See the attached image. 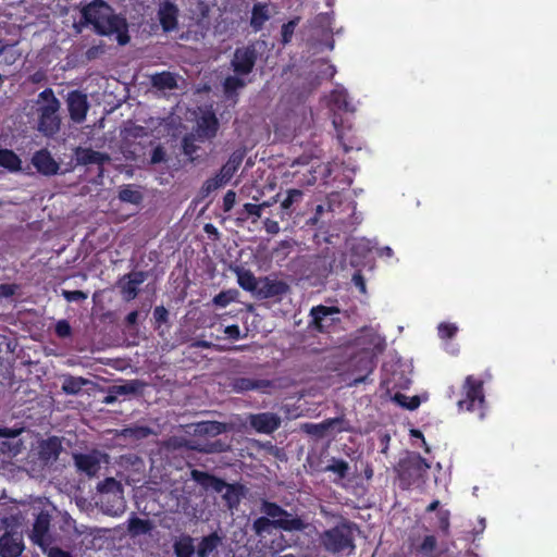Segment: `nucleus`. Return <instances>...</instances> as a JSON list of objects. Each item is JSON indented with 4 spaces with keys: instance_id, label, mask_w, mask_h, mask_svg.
<instances>
[{
    "instance_id": "59",
    "label": "nucleus",
    "mask_w": 557,
    "mask_h": 557,
    "mask_svg": "<svg viewBox=\"0 0 557 557\" xmlns=\"http://www.w3.org/2000/svg\"><path fill=\"white\" fill-rule=\"evenodd\" d=\"M62 296L69 302H78L87 298V294L83 290H62Z\"/></svg>"
},
{
    "instance_id": "53",
    "label": "nucleus",
    "mask_w": 557,
    "mask_h": 557,
    "mask_svg": "<svg viewBox=\"0 0 557 557\" xmlns=\"http://www.w3.org/2000/svg\"><path fill=\"white\" fill-rule=\"evenodd\" d=\"M230 449V445L221 440H215L213 442L208 443L203 448H200V451L207 453V454H213V453H224Z\"/></svg>"
},
{
    "instance_id": "3",
    "label": "nucleus",
    "mask_w": 557,
    "mask_h": 557,
    "mask_svg": "<svg viewBox=\"0 0 557 557\" xmlns=\"http://www.w3.org/2000/svg\"><path fill=\"white\" fill-rule=\"evenodd\" d=\"M358 527L355 522L343 521L335 527L325 530L321 534V543L324 549L334 555H351L356 549L355 531Z\"/></svg>"
},
{
    "instance_id": "48",
    "label": "nucleus",
    "mask_w": 557,
    "mask_h": 557,
    "mask_svg": "<svg viewBox=\"0 0 557 557\" xmlns=\"http://www.w3.org/2000/svg\"><path fill=\"white\" fill-rule=\"evenodd\" d=\"M437 527L444 536L450 533V511L448 509H438L436 512Z\"/></svg>"
},
{
    "instance_id": "6",
    "label": "nucleus",
    "mask_w": 557,
    "mask_h": 557,
    "mask_svg": "<svg viewBox=\"0 0 557 557\" xmlns=\"http://www.w3.org/2000/svg\"><path fill=\"white\" fill-rule=\"evenodd\" d=\"M260 511L275 520L277 530L285 532H304L308 528V523L298 515L293 513L275 502L261 499Z\"/></svg>"
},
{
    "instance_id": "27",
    "label": "nucleus",
    "mask_w": 557,
    "mask_h": 557,
    "mask_svg": "<svg viewBox=\"0 0 557 557\" xmlns=\"http://www.w3.org/2000/svg\"><path fill=\"white\" fill-rule=\"evenodd\" d=\"M199 135L211 139L216 136L219 129V120L213 112L203 114L198 122Z\"/></svg>"
},
{
    "instance_id": "10",
    "label": "nucleus",
    "mask_w": 557,
    "mask_h": 557,
    "mask_svg": "<svg viewBox=\"0 0 557 557\" xmlns=\"http://www.w3.org/2000/svg\"><path fill=\"white\" fill-rule=\"evenodd\" d=\"M148 272L132 271L117 278L115 286L119 289L121 298L129 302L137 298L140 292V285L147 280Z\"/></svg>"
},
{
    "instance_id": "1",
    "label": "nucleus",
    "mask_w": 557,
    "mask_h": 557,
    "mask_svg": "<svg viewBox=\"0 0 557 557\" xmlns=\"http://www.w3.org/2000/svg\"><path fill=\"white\" fill-rule=\"evenodd\" d=\"M88 25H92L95 33L100 36L115 34L120 46H125L131 40L126 18L114 14L104 0H91L82 8L78 26Z\"/></svg>"
},
{
    "instance_id": "63",
    "label": "nucleus",
    "mask_w": 557,
    "mask_h": 557,
    "mask_svg": "<svg viewBox=\"0 0 557 557\" xmlns=\"http://www.w3.org/2000/svg\"><path fill=\"white\" fill-rule=\"evenodd\" d=\"M165 156L166 153L164 148L161 145H158L157 147L153 148L151 152L150 162L152 164L161 163L165 161Z\"/></svg>"
},
{
    "instance_id": "64",
    "label": "nucleus",
    "mask_w": 557,
    "mask_h": 557,
    "mask_svg": "<svg viewBox=\"0 0 557 557\" xmlns=\"http://www.w3.org/2000/svg\"><path fill=\"white\" fill-rule=\"evenodd\" d=\"M103 52H104V49H103L102 45L91 46L85 52V58L87 61H92V60L97 59L100 54H102Z\"/></svg>"
},
{
    "instance_id": "37",
    "label": "nucleus",
    "mask_w": 557,
    "mask_h": 557,
    "mask_svg": "<svg viewBox=\"0 0 557 557\" xmlns=\"http://www.w3.org/2000/svg\"><path fill=\"white\" fill-rule=\"evenodd\" d=\"M228 181L222 176L219 172L213 177L206 180L200 188V195L202 198L208 197L211 193L222 187Z\"/></svg>"
},
{
    "instance_id": "44",
    "label": "nucleus",
    "mask_w": 557,
    "mask_h": 557,
    "mask_svg": "<svg viewBox=\"0 0 557 557\" xmlns=\"http://www.w3.org/2000/svg\"><path fill=\"white\" fill-rule=\"evenodd\" d=\"M151 530V523L149 520L133 517L128 521V531L132 534L139 535L146 534Z\"/></svg>"
},
{
    "instance_id": "12",
    "label": "nucleus",
    "mask_w": 557,
    "mask_h": 557,
    "mask_svg": "<svg viewBox=\"0 0 557 557\" xmlns=\"http://www.w3.org/2000/svg\"><path fill=\"white\" fill-rule=\"evenodd\" d=\"M51 515L47 510H40L36 515L29 539L34 544L38 545L41 550H46V546L51 543L49 535Z\"/></svg>"
},
{
    "instance_id": "32",
    "label": "nucleus",
    "mask_w": 557,
    "mask_h": 557,
    "mask_svg": "<svg viewBox=\"0 0 557 557\" xmlns=\"http://www.w3.org/2000/svg\"><path fill=\"white\" fill-rule=\"evenodd\" d=\"M277 524H280V522H277ZM251 529L257 536L263 537L270 535L272 531L276 529V523L273 518L264 515L253 520Z\"/></svg>"
},
{
    "instance_id": "45",
    "label": "nucleus",
    "mask_w": 557,
    "mask_h": 557,
    "mask_svg": "<svg viewBox=\"0 0 557 557\" xmlns=\"http://www.w3.org/2000/svg\"><path fill=\"white\" fill-rule=\"evenodd\" d=\"M237 296L238 292L236 289L222 290L213 297L212 302L216 307L225 308L231 302L235 301Z\"/></svg>"
},
{
    "instance_id": "11",
    "label": "nucleus",
    "mask_w": 557,
    "mask_h": 557,
    "mask_svg": "<svg viewBox=\"0 0 557 557\" xmlns=\"http://www.w3.org/2000/svg\"><path fill=\"white\" fill-rule=\"evenodd\" d=\"M258 60V51L253 44L236 48L231 60L232 70L236 75H249Z\"/></svg>"
},
{
    "instance_id": "41",
    "label": "nucleus",
    "mask_w": 557,
    "mask_h": 557,
    "mask_svg": "<svg viewBox=\"0 0 557 557\" xmlns=\"http://www.w3.org/2000/svg\"><path fill=\"white\" fill-rule=\"evenodd\" d=\"M198 431L201 434L216 436L226 432L227 425L219 421H205L198 424Z\"/></svg>"
},
{
    "instance_id": "7",
    "label": "nucleus",
    "mask_w": 557,
    "mask_h": 557,
    "mask_svg": "<svg viewBox=\"0 0 557 557\" xmlns=\"http://www.w3.org/2000/svg\"><path fill=\"white\" fill-rule=\"evenodd\" d=\"M465 397L458 401L459 410L474 411L482 409L485 403L483 381L468 375L462 385Z\"/></svg>"
},
{
    "instance_id": "26",
    "label": "nucleus",
    "mask_w": 557,
    "mask_h": 557,
    "mask_svg": "<svg viewBox=\"0 0 557 557\" xmlns=\"http://www.w3.org/2000/svg\"><path fill=\"white\" fill-rule=\"evenodd\" d=\"M224 490L223 499L227 508L231 510L236 509L245 496V486L239 483H226Z\"/></svg>"
},
{
    "instance_id": "23",
    "label": "nucleus",
    "mask_w": 557,
    "mask_h": 557,
    "mask_svg": "<svg viewBox=\"0 0 557 557\" xmlns=\"http://www.w3.org/2000/svg\"><path fill=\"white\" fill-rule=\"evenodd\" d=\"M76 162L82 165L98 164L103 165L110 160L107 153L95 151L91 148L78 147L75 150Z\"/></svg>"
},
{
    "instance_id": "28",
    "label": "nucleus",
    "mask_w": 557,
    "mask_h": 557,
    "mask_svg": "<svg viewBox=\"0 0 557 557\" xmlns=\"http://www.w3.org/2000/svg\"><path fill=\"white\" fill-rule=\"evenodd\" d=\"M221 544L222 537L216 532L203 536L197 547L198 557H209Z\"/></svg>"
},
{
    "instance_id": "52",
    "label": "nucleus",
    "mask_w": 557,
    "mask_h": 557,
    "mask_svg": "<svg viewBox=\"0 0 557 557\" xmlns=\"http://www.w3.org/2000/svg\"><path fill=\"white\" fill-rule=\"evenodd\" d=\"M304 193L300 189H288L287 196L281 202V208L284 211H288L295 202H299L302 199Z\"/></svg>"
},
{
    "instance_id": "2",
    "label": "nucleus",
    "mask_w": 557,
    "mask_h": 557,
    "mask_svg": "<svg viewBox=\"0 0 557 557\" xmlns=\"http://www.w3.org/2000/svg\"><path fill=\"white\" fill-rule=\"evenodd\" d=\"M60 110L61 102L50 87L40 91L33 101L36 129L45 137L52 138L60 132L62 125Z\"/></svg>"
},
{
    "instance_id": "4",
    "label": "nucleus",
    "mask_w": 557,
    "mask_h": 557,
    "mask_svg": "<svg viewBox=\"0 0 557 557\" xmlns=\"http://www.w3.org/2000/svg\"><path fill=\"white\" fill-rule=\"evenodd\" d=\"M429 469L426 459L418 453L408 454L399 459L394 468L401 490H409L417 484Z\"/></svg>"
},
{
    "instance_id": "56",
    "label": "nucleus",
    "mask_w": 557,
    "mask_h": 557,
    "mask_svg": "<svg viewBox=\"0 0 557 557\" xmlns=\"http://www.w3.org/2000/svg\"><path fill=\"white\" fill-rule=\"evenodd\" d=\"M199 147L194 143V140L189 137H184L183 139V152L186 154L191 162L197 160L195 153Z\"/></svg>"
},
{
    "instance_id": "51",
    "label": "nucleus",
    "mask_w": 557,
    "mask_h": 557,
    "mask_svg": "<svg viewBox=\"0 0 557 557\" xmlns=\"http://www.w3.org/2000/svg\"><path fill=\"white\" fill-rule=\"evenodd\" d=\"M394 401L408 410H414L420 406L418 396L408 397L401 393H396L393 397Z\"/></svg>"
},
{
    "instance_id": "8",
    "label": "nucleus",
    "mask_w": 557,
    "mask_h": 557,
    "mask_svg": "<svg viewBox=\"0 0 557 557\" xmlns=\"http://www.w3.org/2000/svg\"><path fill=\"white\" fill-rule=\"evenodd\" d=\"M338 313L339 309L334 306H314L310 309L311 321L309 326L319 333H330L335 324L341 321L339 318L334 317Z\"/></svg>"
},
{
    "instance_id": "57",
    "label": "nucleus",
    "mask_w": 557,
    "mask_h": 557,
    "mask_svg": "<svg viewBox=\"0 0 557 557\" xmlns=\"http://www.w3.org/2000/svg\"><path fill=\"white\" fill-rule=\"evenodd\" d=\"M153 319L157 327L161 326L162 324L166 323L169 320V311L163 306H157L153 309Z\"/></svg>"
},
{
    "instance_id": "58",
    "label": "nucleus",
    "mask_w": 557,
    "mask_h": 557,
    "mask_svg": "<svg viewBox=\"0 0 557 557\" xmlns=\"http://www.w3.org/2000/svg\"><path fill=\"white\" fill-rule=\"evenodd\" d=\"M54 332H55L58 337L65 338V337L71 336L72 327H71L69 321L60 320L55 324Z\"/></svg>"
},
{
    "instance_id": "29",
    "label": "nucleus",
    "mask_w": 557,
    "mask_h": 557,
    "mask_svg": "<svg viewBox=\"0 0 557 557\" xmlns=\"http://www.w3.org/2000/svg\"><path fill=\"white\" fill-rule=\"evenodd\" d=\"M151 85L159 90H172L177 87L175 74L163 71L151 76Z\"/></svg>"
},
{
    "instance_id": "5",
    "label": "nucleus",
    "mask_w": 557,
    "mask_h": 557,
    "mask_svg": "<svg viewBox=\"0 0 557 557\" xmlns=\"http://www.w3.org/2000/svg\"><path fill=\"white\" fill-rule=\"evenodd\" d=\"M260 511L275 520L277 530L285 532H304L308 528V523L298 515L293 513L275 502L261 499Z\"/></svg>"
},
{
    "instance_id": "30",
    "label": "nucleus",
    "mask_w": 557,
    "mask_h": 557,
    "mask_svg": "<svg viewBox=\"0 0 557 557\" xmlns=\"http://www.w3.org/2000/svg\"><path fill=\"white\" fill-rule=\"evenodd\" d=\"M0 166L11 173H16L22 170L21 158L11 149H0Z\"/></svg>"
},
{
    "instance_id": "16",
    "label": "nucleus",
    "mask_w": 557,
    "mask_h": 557,
    "mask_svg": "<svg viewBox=\"0 0 557 557\" xmlns=\"http://www.w3.org/2000/svg\"><path fill=\"white\" fill-rule=\"evenodd\" d=\"M352 369L350 371L349 385L357 386L358 384L366 383L368 376L373 372L375 364L373 358L369 355H360L352 359Z\"/></svg>"
},
{
    "instance_id": "21",
    "label": "nucleus",
    "mask_w": 557,
    "mask_h": 557,
    "mask_svg": "<svg viewBox=\"0 0 557 557\" xmlns=\"http://www.w3.org/2000/svg\"><path fill=\"white\" fill-rule=\"evenodd\" d=\"M74 463L78 471L86 473L88 476H94L100 469V459L94 454H74Z\"/></svg>"
},
{
    "instance_id": "34",
    "label": "nucleus",
    "mask_w": 557,
    "mask_h": 557,
    "mask_svg": "<svg viewBox=\"0 0 557 557\" xmlns=\"http://www.w3.org/2000/svg\"><path fill=\"white\" fill-rule=\"evenodd\" d=\"M331 103L338 110L352 112L354 106L349 101L348 92L345 89H334L330 96Z\"/></svg>"
},
{
    "instance_id": "35",
    "label": "nucleus",
    "mask_w": 557,
    "mask_h": 557,
    "mask_svg": "<svg viewBox=\"0 0 557 557\" xmlns=\"http://www.w3.org/2000/svg\"><path fill=\"white\" fill-rule=\"evenodd\" d=\"M269 20L268 5L256 3L252 8L250 25L255 32L261 30L264 23Z\"/></svg>"
},
{
    "instance_id": "24",
    "label": "nucleus",
    "mask_w": 557,
    "mask_h": 557,
    "mask_svg": "<svg viewBox=\"0 0 557 557\" xmlns=\"http://www.w3.org/2000/svg\"><path fill=\"white\" fill-rule=\"evenodd\" d=\"M159 21L164 32H171L177 27V7L171 1H165L159 10Z\"/></svg>"
},
{
    "instance_id": "46",
    "label": "nucleus",
    "mask_w": 557,
    "mask_h": 557,
    "mask_svg": "<svg viewBox=\"0 0 557 557\" xmlns=\"http://www.w3.org/2000/svg\"><path fill=\"white\" fill-rule=\"evenodd\" d=\"M143 384L137 380L128 381L125 384L121 385H113L112 392L115 393V395H131V394H137Z\"/></svg>"
},
{
    "instance_id": "25",
    "label": "nucleus",
    "mask_w": 557,
    "mask_h": 557,
    "mask_svg": "<svg viewBox=\"0 0 557 557\" xmlns=\"http://www.w3.org/2000/svg\"><path fill=\"white\" fill-rule=\"evenodd\" d=\"M234 272L239 287L249 292L255 297L259 287L260 277H257L249 269L242 267H237Z\"/></svg>"
},
{
    "instance_id": "62",
    "label": "nucleus",
    "mask_w": 557,
    "mask_h": 557,
    "mask_svg": "<svg viewBox=\"0 0 557 557\" xmlns=\"http://www.w3.org/2000/svg\"><path fill=\"white\" fill-rule=\"evenodd\" d=\"M47 557H73L72 554L67 550H64L58 546L50 547L46 546V550H42Z\"/></svg>"
},
{
    "instance_id": "42",
    "label": "nucleus",
    "mask_w": 557,
    "mask_h": 557,
    "mask_svg": "<svg viewBox=\"0 0 557 557\" xmlns=\"http://www.w3.org/2000/svg\"><path fill=\"white\" fill-rule=\"evenodd\" d=\"M325 472H333L339 479H345L349 473V463L344 459L332 458L331 463L324 468Z\"/></svg>"
},
{
    "instance_id": "22",
    "label": "nucleus",
    "mask_w": 557,
    "mask_h": 557,
    "mask_svg": "<svg viewBox=\"0 0 557 557\" xmlns=\"http://www.w3.org/2000/svg\"><path fill=\"white\" fill-rule=\"evenodd\" d=\"M61 451L62 444L57 436H51L40 443L39 457L46 463L55 461L59 458Z\"/></svg>"
},
{
    "instance_id": "47",
    "label": "nucleus",
    "mask_w": 557,
    "mask_h": 557,
    "mask_svg": "<svg viewBox=\"0 0 557 557\" xmlns=\"http://www.w3.org/2000/svg\"><path fill=\"white\" fill-rule=\"evenodd\" d=\"M119 198L123 202L139 205L143 200V195L131 186H125L120 190Z\"/></svg>"
},
{
    "instance_id": "36",
    "label": "nucleus",
    "mask_w": 557,
    "mask_h": 557,
    "mask_svg": "<svg viewBox=\"0 0 557 557\" xmlns=\"http://www.w3.org/2000/svg\"><path fill=\"white\" fill-rule=\"evenodd\" d=\"M244 160V153L235 151L231 154L227 162L221 168L220 173L224 178L230 181L239 169Z\"/></svg>"
},
{
    "instance_id": "9",
    "label": "nucleus",
    "mask_w": 557,
    "mask_h": 557,
    "mask_svg": "<svg viewBox=\"0 0 557 557\" xmlns=\"http://www.w3.org/2000/svg\"><path fill=\"white\" fill-rule=\"evenodd\" d=\"M301 430L315 438H323L330 431L335 433L350 432L349 421L344 416L329 418L320 423H305Z\"/></svg>"
},
{
    "instance_id": "15",
    "label": "nucleus",
    "mask_w": 557,
    "mask_h": 557,
    "mask_svg": "<svg viewBox=\"0 0 557 557\" xmlns=\"http://www.w3.org/2000/svg\"><path fill=\"white\" fill-rule=\"evenodd\" d=\"M249 425L258 433L272 434L281 425V417L274 412L251 413L248 417Z\"/></svg>"
},
{
    "instance_id": "39",
    "label": "nucleus",
    "mask_w": 557,
    "mask_h": 557,
    "mask_svg": "<svg viewBox=\"0 0 557 557\" xmlns=\"http://www.w3.org/2000/svg\"><path fill=\"white\" fill-rule=\"evenodd\" d=\"M228 181L222 176L219 172L213 177L206 180L200 188V195L202 198L208 197L211 193L222 187Z\"/></svg>"
},
{
    "instance_id": "31",
    "label": "nucleus",
    "mask_w": 557,
    "mask_h": 557,
    "mask_svg": "<svg viewBox=\"0 0 557 557\" xmlns=\"http://www.w3.org/2000/svg\"><path fill=\"white\" fill-rule=\"evenodd\" d=\"M0 64L13 65L20 58L21 52L16 49V44H11L7 39L0 37Z\"/></svg>"
},
{
    "instance_id": "54",
    "label": "nucleus",
    "mask_w": 557,
    "mask_h": 557,
    "mask_svg": "<svg viewBox=\"0 0 557 557\" xmlns=\"http://www.w3.org/2000/svg\"><path fill=\"white\" fill-rule=\"evenodd\" d=\"M437 331L442 339H450L457 334L458 327L454 323L443 322L438 325Z\"/></svg>"
},
{
    "instance_id": "18",
    "label": "nucleus",
    "mask_w": 557,
    "mask_h": 557,
    "mask_svg": "<svg viewBox=\"0 0 557 557\" xmlns=\"http://www.w3.org/2000/svg\"><path fill=\"white\" fill-rule=\"evenodd\" d=\"M32 164L44 176H53L59 173L60 164L54 160L47 148L34 152Z\"/></svg>"
},
{
    "instance_id": "13",
    "label": "nucleus",
    "mask_w": 557,
    "mask_h": 557,
    "mask_svg": "<svg viewBox=\"0 0 557 557\" xmlns=\"http://www.w3.org/2000/svg\"><path fill=\"white\" fill-rule=\"evenodd\" d=\"M66 107L70 119L77 124H82L87 116L89 102L87 95L81 90H71L66 96Z\"/></svg>"
},
{
    "instance_id": "43",
    "label": "nucleus",
    "mask_w": 557,
    "mask_h": 557,
    "mask_svg": "<svg viewBox=\"0 0 557 557\" xmlns=\"http://www.w3.org/2000/svg\"><path fill=\"white\" fill-rule=\"evenodd\" d=\"M174 552L176 557H191L195 553L193 539L186 536L174 544Z\"/></svg>"
},
{
    "instance_id": "61",
    "label": "nucleus",
    "mask_w": 557,
    "mask_h": 557,
    "mask_svg": "<svg viewBox=\"0 0 557 557\" xmlns=\"http://www.w3.org/2000/svg\"><path fill=\"white\" fill-rule=\"evenodd\" d=\"M236 202V193L232 189L227 190L223 197V211L230 212Z\"/></svg>"
},
{
    "instance_id": "38",
    "label": "nucleus",
    "mask_w": 557,
    "mask_h": 557,
    "mask_svg": "<svg viewBox=\"0 0 557 557\" xmlns=\"http://www.w3.org/2000/svg\"><path fill=\"white\" fill-rule=\"evenodd\" d=\"M228 181L222 176L219 172L213 177L206 180L200 188V195L202 198L208 197L211 193L222 187Z\"/></svg>"
},
{
    "instance_id": "33",
    "label": "nucleus",
    "mask_w": 557,
    "mask_h": 557,
    "mask_svg": "<svg viewBox=\"0 0 557 557\" xmlns=\"http://www.w3.org/2000/svg\"><path fill=\"white\" fill-rule=\"evenodd\" d=\"M242 75H230L223 81V91L227 99L237 98V90L246 86V82Z\"/></svg>"
},
{
    "instance_id": "50",
    "label": "nucleus",
    "mask_w": 557,
    "mask_h": 557,
    "mask_svg": "<svg viewBox=\"0 0 557 557\" xmlns=\"http://www.w3.org/2000/svg\"><path fill=\"white\" fill-rule=\"evenodd\" d=\"M299 22H300V17L296 16V17L292 18L290 21H288L287 23H284L282 25L281 41L283 45H287L292 41L295 29H296L297 25L299 24Z\"/></svg>"
},
{
    "instance_id": "14",
    "label": "nucleus",
    "mask_w": 557,
    "mask_h": 557,
    "mask_svg": "<svg viewBox=\"0 0 557 557\" xmlns=\"http://www.w3.org/2000/svg\"><path fill=\"white\" fill-rule=\"evenodd\" d=\"M289 290V285L283 280L272 278L271 276H260L259 287L255 297L257 299L282 298L288 294Z\"/></svg>"
},
{
    "instance_id": "17",
    "label": "nucleus",
    "mask_w": 557,
    "mask_h": 557,
    "mask_svg": "<svg viewBox=\"0 0 557 557\" xmlns=\"http://www.w3.org/2000/svg\"><path fill=\"white\" fill-rule=\"evenodd\" d=\"M25 549L23 535L15 531H5L0 536V556L20 557Z\"/></svg>"
},
{
    "instance_id": "60",
    "label": "nucleus",
    "mask_w": 557,
    "mask_h": 557,
    "mask_svg": "<svg viewBox=\"0 0 557 557\" xmlns=\"http://www.w3.org/2000/svg\"><path fill=\"white\" fill-rule=\"evenodd\" d=\"M243 211L248 215V216H253V222H256L257 219L261 218L262 215V209H261V206L260 203H250V202H247L243 206Z\"/></svg>"
},
{
    "instance_id": "19",
    "label": "nucleus",
    "mask_w": 557,
    "mask_h": 557,
    "mask_svg": "<svg viewBox=\"0 0 557 557\" xmlns=\"http://www.w3.org/2000/svg\"><path fill=\"white\" fill-rule=\"evenodd\" d=\"M230 386L236 393H247L250 391H259L261 393H267L268 389L274 386V383L273 381L268 379L237 376L231 381Z\"/></svg>"
},
{
    "instance_id": "55",
    "label": "nucleus",
    "mask_w": 557,
    "mask_h": 557,
    "mask_svg": "<svg viewBox=\"0 0 557 557\" xmlns=\"http://www.w3.org/2000/svg\"><path fill=\"white\" fill-rule=\"evenodd\" d=\"M437 545L436 537L434 535H425L421 544L419 545V552L426 555L435 550Z\"/></svg>"
},
{
    "instance_id": "49",
    "label": "nucleus",
    "mask_w": 557,
    "mask_h": 557,
    "mask_svg": "<svg viewBox=\"0 0 557 557\" xmlns=\"http://www.w3.org/2000/svg\"><path fill=\"white\" fill-rule=\"evenodd\" d=\"M152 433V430L146 425H135L125 428L122 434L126 437H132L135 440H143L148 437Z\"/></svg>"
},
{
    "instance_id": "20",
    "label": "nucleus",
    "mask_w": 557,
    "mask_h": 557,
    "mask_svg": "<svg viewBox=\"0 0 557 557\" xmlns=\"http://www.w3.org/2000/svg\"><path fill=\"white\" fill-rule=\"evenodd\" d=\"M190 479L197 482L205 490H213L216 493L223 492L226 482L209 472L193 469L190 471Z\"/></svg>"
},
{
    "instance_id": "40",
    "label": "nucleus",
    "mask_w": 557,
    "mask_h": 557,
    "mask_svg": "<svg viewBox=\"0 0 557 557\" xmlns=\"http://www.w3.org/2000/svg\"><path fill=\"white\" fill-rule=\"evenodd\" d=\"M88 383V380L82 377V376H67L63 384L62 389L67 395H77L83 386H85Z\"/></svg>"
}]
</instances>
